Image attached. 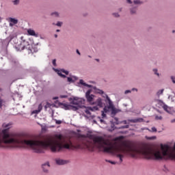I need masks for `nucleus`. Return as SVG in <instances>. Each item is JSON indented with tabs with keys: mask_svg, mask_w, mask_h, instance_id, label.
Instances as JSON below:
<instances>
[{
	"mask_svg": "<svg viewBox=\"0 0 175 175\" xmlns=\"http://www.w3.org/2000/svg\"><path fill=\"white\" fill-rule=\"evenodd\" d=\"M2 127L4 129L2 131L3 140L0 138L1 147H5L4 144L11 148L29 147V148H31L37 154L44 152V150H47V148H50L51 152H59L64 148L70 150L73 147L72 142H70V144H62L64 138L61 134H56L54 137L47 136L42 140L25 139L24 137L18 134L9 133V130L12 128V123H3Z\"/></svg>",
	"mask_w": 175,
	"mask_h": 175,
	"instance_id": "f257e3e1",
	"label": "nucleus"
},
{
	"mask_svg": "<svg viewBox=\"0 0 175 175\" xmlns=\"http://www.w3.org/2000/svg\"><path fill=\"white\" fill-rule=\"evenodd\" d=\"M22 42H21V44L18 46V49L20 51H22V50H25V49L29 51V53H32V45H31V44H29V42H31V40L27 39V40H24V38L22 37L21 38Z\"/></svg>",
	"mask_w": 175,
	"mask_h": 175,
	"instance_id": "f03ea898",
	"label": "nucleus"
},
{
	"mask_svg": "<svg viewBox=\"0 0 175 175\" xmlns=\"http://www.w3.org/2000/svg\"><path fill=\"white\" fill-rule=\"evenodd\" d=\"M84 99L83 98H74L71 102H70V105H75V107H78V110L79 108L81 107V105H84Z\"/></svg>",
	"mask_w": 175,
	"mask_h": 175,
	"instance_id": "7ed1b4c3",
	"label": "nucleus"
},
{
	"mask_svg": "<svg viewBox=\"0 0 175 175\" xmlns=\"http://www.w3.org/2000/svg\"><path fill=\"white\" fill-rule=\"evenodd\" d=\"M106 98H107V100L109 102L108 109H110L111 110V114H113L115 116V114H117V113H118L119 110L116 109V107H114V105H113V103H111V101L110 100V98H109L108 95H106Z\"/></svg>",
	"mask_w": 175,
	"mask_h": 175,
	"instance_id": "20e7f679",
	"label": "nucleus"
},
{
	"mask_svg": "<svg viewBox=\"0 0 175 175\" xmlns=\"http://www.w3.org/2000/svg\"><path fill=\"white\" fill-rule=\"evenodd\" d=\"M92 90H89L85 93V98L89 103H94V98H95V96L93 94H91Z\"/></svg>",
	"mask_w": 175,
	"mask_h": 175,
	"instance_id": "39448f33",
	"label": "nucleus"
},
{
	"mask_svg": "<svg viewBox=\"0 0 175 175\" xmlns=\"http://www.w3.org/2000/svg\"><path fill=\"white\" fill-rule=\"evenodd\" d=\"M61 105L63 106L62 108L64 109V110H70V109L74 110V111L79 110V107H73V105H68L66 103H62Z\"/></svg>",
	"mask_w": 175,
	"mask_h": 175,
	"instance_id": "423d86ee",
	"label": "nucleus"
},
{
	"mask_svg": "<svg viewBox=\"0 0 175 175\" xmlns=\"http://www.w3.org/2000/svg\"><path fill=\"white\" fill-rule=\"evenodd\" d=\"M7 21L10 23V27H13L14 25H16V24L18 23V20L14 18H8Z\"/></svg>",
	"mask_w": 175,
	"mask_h": 175,
	"instance_id": "0eeeda50",
	"label": "nucleus"
},
{
	"mask_svg": "<svg viewBox=\"0 0 175 175\" xmlns=\"http://www.w3.org/2000/svg\"><path fill=\"white\" fill-rule=\"evenodd\" d=\"M93 105H96L95 107H102L103 106V100L100 98H98L94 103H93Z\"/></svg>",
	"mask_w": 175,
	"mask_h": 175,
	"instance_id": "6e6552de",
	"label": "nucleus"
},
{
	"mask_svg": "<svg viewBox=\"0 0 175 175\" xmlns=\"http://www.w3.org/2000/svg\"><path fill=\"white\" fill-rule=\"evenodd\" d=\"M96 110H98V107H88V109L85 110V113H86L88 116H91V111H95Z\"/></svg>",
	"mask_w": 175,
	"mask_h": 175,
	"instance_id": "1a4fd4ad",
	"label": "nucleus"
},
{
	"mask_svg": "<svg viewBox=\"0 0 175 175\" xmlns=\"http://www.w3.org/2000/svg\"><path fill=\"white\" fill-rule=\"evenodd\" d=\"M62 73H65V75H69V72L65 70H57V75L60 76V77H63L64 79H65V77H66V75H64Z\"/></svg>",
	"mask_w": 175,
	"mask_h": 175,
	"instance_id": "9d476101",
	"label": "nucleus"
},
{
	"mask_svg": "<svg viewBox=\"0 0 175 175\" xmlns=\"http://www.w3.org/2000/svg\"><path fill=\"white\" fill-rule=\"evenodd\" d=\"M129 122H133V124H136L137 122H143V118H139L136 119H131L128 120Z\"/></svg>",
	"mask_w": 175,
	"mask_h": 175,
	"instance_id": "9b49d317",
	"label": "nucleus"
},
{
	"mask_svg": "<svg viewBox=\"0 0 175 175\" xmlns=\"http://www.w3.org/2000/svg\"><path fill=\"white\" fill-rule=\"evenodd\" d=\"M42 169L45 173H47L49 169H50V164L49 163L43 164Z\"/></svg>",
	"mask_w": 175,
	"mask_h": 175,
	"instance_id": "f8f14e48",
	"label": "nucleus"
},
{
	"mask_svg": "<svg viewBox=\"0 0 175 175\" xmlns=\"http://www.w3.org/2000/svg\"><path fill=\"white\" fill-rule=\"evenodd\" d=\"M43 109V107L42 106V104H40L38 105V108L36 110L33 111V114H39L42 111V109Z\"/></svg>",
	"mask_w": 175,
	"mask_h": 175,
	"instance_id": "ddd939ff",
	"label": "nucleus"
},
{
	"mask_svg": "<svg viewBox=\"0 0 175 175\" xmlns=\"http://www.w3.org/2000/svg\"><path fill=\"white\" fill-rule=\"evenodd\" d=\"M27 33L30 35V36H35L36 38H38V34L35 33V31L31 29L27 30Z\"/></svg>",
	"mask_w": 175,
	"mask_h": 175,
	"instance_id": "4468645a",
	"label": "nucleus"
},
{
	"mask_svg": "<svg viewBox=\"0 0 175 175\" xmlns=\"http://www.w3.org/2000/svg\"><path fill=\"white\" fill-rule=\"evenodd\" d=\"M56 163L57 165H66L67 163L66 161L57 159H56Z\"/></svg>",
	"mask_w": 175,
	"mask_h": 175,
	"instance_id": "2eb2a0df",
	"label": "nucleus"
},
{
	"mask_svg": "<svg viewBox=\"0 0 175 175\" xmlns=\"http://www.w3.org/2000/svg\"><path fill=\"white\" fill-rule=\"evenodd\" d=\"M79 83L82 85H84L85 87H89V88H91V85H88L85 83H84V81L83 79H80Z\"/></svg>",
	"mask_w": 175,
	"mask_h": 175,
	"instance_id": "dca6fc26",
	"label": "nucleus"
},
{
	"mask_svg": "<svg viewBox=\"0 0 175 175\" xmlns=\"http://www.w3.org/2000/svg\"><path fill=\"white\" fill-rule=\"evenodd\" d=\"M172 159L175 161V146L172 148Z\"/></svg>",
	"mask_w": 175,
	"mask_h": 175,
	"instance_id": "f3484780",
	"label": "nucleus"
},
{
	"mask_svg": "<svg viewBox=\"0 0 175 175\" xmlns=\"http://www.w3.org/2000/svg\"><path fill=\"white\" fill-rule=\"evenodd\" d=\"M131 14H135V13H136V7L131 9Z\"/></svg>",
	"mask_w": 175,
	"mask_h": 175,
	"instance_id": "a211bd4d",
	"label": "nucleus"
},
{
	"mask_svg": "<svg viewBox=\"0 0 175 175\" xmlns=\"http://www.w3.org/2000/svg\"><path fill=\"white\" fill-rule=\"evenodd\" d=\"M163 109L167 111V113H169V107L167 105H163Z\"/></svg>",
	"mask_w": 175,
	"mask_h": 175,
	"instance_id": "6ab92c4d",
	"label": "nucleus"
},
{
	"mask_svg": "<svg viewBox=\"0 0 175 175\" xmlns=\"http://www.w3.org/2000/svg\"><path fill=\"white\" fill-rule=\"evenodd\" d=\"M146 139H148V140H155V139H157V136L148 137Z\"/></svg>",
	"mask_w": 175,
	"mask_h": 175,
	"instance_id": "aec40b11",
	"label": "nucleus"
},
{
	"mask_svg": "<svg viewBox=\"0 0 175 175\" xmlns=\"http://www.w3.org/2000/svg\"><path fill=\"white\" fill-rule=\"evenodd\" d=\"M12 3H14V5H18L20 3V0H13Z\"/></svg>",
	"mask_w": 175,
	"mask_h": 175,
	"instance_id": "412c9836",
	"label": "nucleus"
},
{
	"mask_svg": "<svg viewBox=\"0 0 175 175\" xmlns=\"http://www.w3.org/2000/svg\"><path fill=\"white\" fill-rule=\"evenodd\" d=\"M128 128H129V125H126V126H122L121 127H120V129H128Z\"/></svg>",
	"mask_w": 175,
	"mask_h": 175,
	"instance_id": "4be33fe9",
	"label": "nucleus"
},
{
	"mask_svg": "<svg viewBox=\"0 0 175 175\" xmlns=\"http://www.w3.org/2000/svg\"><path fill=\"white\" fill-rule=\"evenodd\" d=\"M55 124H57V125H61V124H62V121L61 120H55Z\"/></svg>",
	"mask_w": 175,
	"mask_h": 175,
	"instance_id": "5701e85b",
	"label": "nucleus"
},
{
	"mask_svg": "<svg viewBox=\"0 0 175 175\" xmlns=\"http://www.w3.org/2000/svg\"><path fill=\"white\" fill-rule=\"evenodd\" d=\"M140 3H142V2L139 0L134 1V5H140Z\"/></svg>",
	"mask_w": 175,
	"mask_h": 175,
	"instance_id": "b1692460",
	"label": "nucleus"
},
{
	"mask_svg": "<svg viewBox=\"0 0 175 175\" xmlns=\"http://www.w3.org/2000/svg\"><path fill=\"white\" fill-rule=\"evenodd\" d=\"M149 132H157V128L152 127V130L148 129Z\"/></svg>",
	"mask_w": 175,
	"mask_h": 175,
	"instance_id": "393cba45",
	"label": "nucleus"
},
{
	"mask_svg": "<svg viewBox=\"0 0 175 175\" xmlns=\"http://www.w3.org/2000/svg\"><path fill=\"white\" fill-rule=\"evenodd\" d=\"M109 109H110L109 107H105L103 110L105 113H107L109 111Z\"/></svg>",
	"mask_w": 175,
	"mask_h": 175,
	"instance_id": "a878e982",
	"label": "nucleus"
},
{
	"mask_svg": "<svg viewBox=\"0 0 175 175\" xmlns=\"http://www.w3.org/2000/svg\"><path fill=\"white\" fill-rule=\"evenodd\" d=\"M163 94V89L159 90V92H157V95H161Z\"/></svg>",
	"mask_w": 175,
	"mask_h": 175,
	"instance_id": "bb28decb",
	"label": "nucleus"
},
{
	"mask_svg": "<svg viewBox=\"0 0 175 175\" xmlns=\"http://www.w3.org/2000/svg\"><path fill=\"white\" fill-rule=\"evenodd\" d=\"M56 62H57V60H55V59L53 60L52 63H53V66H57V63Z\"/></svg>",
	"mask_w": 175,
	"mask_h": 175,
	"instance_id": "cd10ccee",
	"label": "nucleus"
},
{
	"mask_svg": "<svg viewBox=\"0 0 175 175\" xmlns=\"http://www.w3.org/2000/svg\"><path fill=\"white\" fill-rule=\"evenodd\" d=\"M155 120H162V116H159L158 115H157L155 116Z\"/></svg>",
	"mask_w": 175,
	"mask_h": 175,
	"instance_id": "c85d7f7f",
	"label": "nucleus"
},
{
	"mask_svg": "<svg viewBox=\"0 0 175 175\" xmlns=\"http://www.w3.org/2000/svg\"><path fill=\"white\" fill-rule=\"evenodd\" d=\"M52 16H55V17H58V16H59L58 12L52 13Z\"/></svg>",
	"mask_w": 175,
	"mask_h": 175,
	"instance_id": "c756f323",
	"label": "nucleus"
},
{
	"mask_svg": "<svg viewBox=\"0 0 175 175\" xmlns=\"http://www.w3.org/2000/svg\"><path fill=\"white\" fill-rule=\"evenodd\" d=\"M107 162H109V163H111V165H116V163H117V162L111 161H107Z\"/></svg>",
	"mask_w": 175,
	"mask_h": 175,
	"instance_id": "7c9ffc66",
	"label": "nucleus"
},
{
	"mask_svg": "<svg viewBox=\"0 0 175 175\" xmlns=\"http://www.w3.org/2000/svg\"><path fill=\"white\" fill-rule=\"evenodd\" d=\"M153 71L154 72V75H157V76H159V74L157 72L158 70L154 69Z\"/></svg>",
	"mask_w": 175,
	"mask_h": 175,
	"instance_id": "2f4dec72",
	"label": "nucleus"
},
{
	"mask_svg": "<svg viewBox=\"0 0 175 175\" xmlns=\"http://www.w3.org/2000/svg\"><path fill=\"white\" fill-rule=\"evenodd\" d=\"M56 25L57 27H61L62 25V22H57V23L56 24Z\"/></svg>",
	"mask_w": 175,
	"mask_h": 175,
	"instance_id": "473e14b6",
	"label": "nucleus"
},
{
	"mask_svg": "<svg viewBox=\"0 0 175 175\" xmlns=\"http://www.w3.org/2000/svg\"><path fill=\"white\" fill-rule=\"evenodd\" d=\"M67 80H68V81L69 83H71V81H73V79H72L71 77H68V78H67Z\"/></svg>",
	"mask_w": 175,
	"mask_h": 175,
	"instance_id": "72a5a7b5",
	"label": "nucleus"
},
{
	"mask_svg": "<svg viewBox=\"0 0 175 175\" xmlns=\"http://www.w3.org/2000/svg\"><path fill=\"white\" fill-rule=\"evenodd\" d=\"M102 116H103V118H105V117H106V115L103 111H102Z\"/></svg>",
	"mask_w": 175,
	"mask_h": 175,
	"instance_id": "f704fd0d",
	"label": "nucleus"
},
{
	"mask_svg": "<svg viewBox=\"0 0 175 175\" xmlns=\"http://www.w3.org/2000/svg\"><path fill=\"white\" fill-rule=\"evenodd\" d=\"M115 120H116V124L118 125V124H120V122H118V119L117 118H115Z\"/></svg>",
	"mask_w": 175,
	"mask_h": 175,
	"instance_id": "c9c22d12",
	"label": "nucleus"
},
{
	"mask_svg": "<svg viewBox=\"0 0 175 175\" xmlns=\"http://www.w3.org/2000/svg\"><path fill=\"white\" fill-rule=\"evenodd\" d=\"M113 16H115V17H120V15L117 13L113 14Z\"/></svg>",
	"mask_w": 175,
	"mask_h": 175,
	"instance_id": "e433bc0d",
	"label": "nucleus"
},
{
	"mask_svg": "<svg viewBox=\"0 0 175 175\" xmlns=\"http://www.w3.org/2000/svg\"><path fill=\"white\" fill-rule=\"evenodd\" d=\"M131 93V90H126L124 94H129Z\"/></svg>",
	"mask_w": 175,
	"mask_h": 175,
	"instance_id": "4c0bfd02",
	"label": "nucleus"
},
{
	"mask_svg": "<svg viewBox=\"0 0 175 175\" xmlns=\"http://www.w3.org/2000/svg\"><path fill=\"white\" fill-rule=\"evenodd\" d=\"M98 94H103V90H98Z\"/></svg>",
	"mask_w": 175,
	"mask_h": 175,
	"instance_id": "58836bf2",
	"label": "nucleus"
},
{
	"mask_svg": "<svg viewBox=\"0 0 175 175\" xmlns=\"http://www.w3.org/2000/svg\"><path fill=\"white\" fill-rule=\"evenodd\" d=\"M122 122H123V124H128V122H126V120H124V121H122L121 123H122Z\"/></svg>",
	"mask_w": 175,
	"mask_h": 175,
	"instance_id": "ea45409f",
	"label": "nucleus"
},
{
	"mask_svg": "<svg viewBox=\"0 0 175 175\" xmlns=\"http://www.w3.org/2000/svg\"><path fill=\"white\" fill-rule=\"evenodd\" d=\"M172 82L174 83V84H175V80L173 79V77H171Z\"/></svg>",
	"mask_w": 175,
	"mask_h": 175,
	"instance_id": "a19ab883",
	"label": "nucleus"
},
{
	"mask_svg": "<svg viewBox=\"0 0 175 175\" xmlns=\"http://www.w3.org/2000/svg\"><path fill=\"white\" fill-rule=\"evenodd\" d=\"M121 139H122V137H119L116 138L117 140H121Z\"/></svg>",
	"mask_w": 175,
	"mask_h": 175,
	"instance_id": "79ce46f5",
	"label": "nucleus"
},
{
	"mask_svg": "<svg viewBox=\"0 0 175 175\" xmlns=\"http://www.w3.org/2000/svg\"><path fill=\"white\" fill-rule=\"evenodd\" d=\"M2 106V100L0 98V107Z\"/></svg>",
	"mask_w": 175,
	"mask_h": 175,
	"instance_id": "37998d69",
	"label": "nucleus"
},
{
	"mask_svg": "<svg viewBox=\"0 0 175 175\" xmlns=\"http://www.w3.org/2000/svg\"><path fill=\"white\" fill-rule=\"evenodd\" d=\"M60 97H61V98H68V96L64 95V96H61Z\"/></svg>",
	"mask_w": 175,
	"mask_h": 175,
	"instance_id": "c03bdc74",
	"label": "nucleus"
},
{
	"mask_svg": "<svg viewBox=\"0 0 175 175\" xmlns=\"http://www.w3.org/2000/svg\"><path fill=\"white\" fill-rule=\"evenodd\" d=\"M127 2H128V3H132V1H131V0H127Z\"/></svg>",
	"mask_w": 175,
	"mask_h": 175,
	"instance_id": "a18cd8bd",
	"label": "nucleus"
},
{
	"mask_svg": "<svg viewBox=\"0 0 175 175\" xmlns=\"http://www.w3.org/2000/svg\"><path fill=\"white\" fill-rule=\"evenodd\" d=\"M77 53L79 54V55H80V51H79L78 49H77Z\"/></svg>",
	"mask_w": 175,
	"mask_h": 175,
	"instance_id": "49530a36",
	"label": "nucleus"
},
{
	"mask_svg": "<svg viewBox=\"0 0 175 175\" xmlns=\"http://www.w3.org/2000/svg\"><path fill=\"white\" fill-rule=\"evenodd\" d=\"M133 91H137V89L133 88Z\"/></svg>",
	"mask_w": 175,
	"mask_h": 175,
	"instance_id": "de8ad7c7",
	"label": "nucleus"
},
{
	"mask_svg": "<svg viewBox=\"0 0 175 175\" xmlns=\"http://www.w3.org/2000/svg\"><path fill=\"white\" fill-rule=\"evenodd\" d=\"M171 122H175V119L171 120Z\"/></svg>",
	"mask_w": 175,
	"mask_h": 175,
	"instance_id": "09e8293b",
	"label": "nucleus"
},
{
	"mask_svg": "<svg viewBox=\"0 0 175 175\" xmlns=\"http://www.w3.org/2000/svg\"><path fill=\"white\" fill-rule=\"evenodd\" d=\"M55 38H58V35L55 34Z\"/></svg>",
	"mask_w": 175,
	"mask_h": 175,
	"instance_id": "8fccbe9b",
	"label": "nucleus"
},
{
	"mask_svg": "<svg viewBox=\"0 0 175 175\" xmlns=\"http://www.w3.org/2000/svg\"><path fill=\"white\" fill-rule=\"evenodd\" d=\"M53 99H54V100L58 99V97H54Z\"/></svg>",
	"mask_w": 175,
	"mask_h": 175,
	"instance_id": "3c124183",
	"label": "nucleus"
},
{
	"mask_svg": "<svg viewBox=\"0 0 175 175\" xmlns=\"http://www.w3.org/2000/svg\"><path fill=\"white\" fill-rule=\"evenodd\" d=\"M96 61H97V62H99V59H96Z\"/></svg>",
	"mask_w": 175,
	"mask_h": 175,
	"instance_id": "603ef678",
	"label": "nucleus"
},
{
	"mask_svg": "<svg viewBox=\"0 0 175 175\" xmlns=\"http://www.w3.org/2000/svg\"><path fill=\"white\" fill-rule=\"evenodd\" d=\"M100 122H104V120L101 119Z\"/></svg>",
	"mask_w": 175,
	"mask_h": 175,
	"instance_id": "864d4df0",
	"label": "nucleus"
},
{
	"mask_svg": "<svg viewBox=\"0 0 175 175\" xmlns=\"http://www.w3.org/2000/svg\"><path fill=\"white\" fill-rule=\"evenodd\" d=\"M56 31H57V32H59V29H57Z\"/></svg>",
	"mask_w": 175,
	"mask_h": 175,
	"instance_id": "5fc2aeb1",
	"label": "nucleus"
},
{
	"mask_svg": "<svg viewBox=\"0 0 175 175\" xmlns=\"http://www.w3.org/2000/svg\"><path fill=\"white\" fill-rule=\"evenodd\" d=\"M172 32H173V33H174L175 31H174V30H173V31H172Z\"/></svg>",
	"mask_w": 175,
	"mask_h": 175,
	"instance_id": "6e6d98bb",
	"label": "nucleus"
},
{
	"mask_svg": "<svg viewBox=\"0 0 175 175\" xmlns=\"http://www.w3.org/2000/svg\"><path fill=\"white\" fill-rule=\"evenodd\" d=\"M88 57H89V58H91V57L90 55Z\"/></svg>",
	"mask_w": 175,
	"mask_h": 175,
	"instance_id": "4d7b16f0",
	"label": "nucleus"
}]
</instances>
